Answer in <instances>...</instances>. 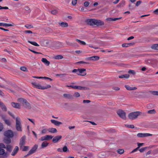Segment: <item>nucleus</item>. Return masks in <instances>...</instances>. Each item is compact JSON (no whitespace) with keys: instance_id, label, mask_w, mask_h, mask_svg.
I'll use <instances>...</instances> for the list:
<instances>
[{"instance_id":"obj_1","label":"nucleus","mask_w":158,"mask_h":158,"mask_svg":"<svg viewBox=\"0 0 158 158\" xmlns=\"http://www.w3.org/2000/svg\"><path fill=\"white\" fill-rule=\"evenodd\" d=\"M18 101L20 102L25 108L28 109L31 108L30 104L26 99L23 98H19L18 99Z\"/></svg>"},{"instance_id":"obj_2","label":"nucleus","mask_w":158,"mask_h":158,"mask_svg":"<svg viewBox=\"0 0 158 158\" xmlns=\"http://www.w3.org/2000/svg\"><path fill=\"white\" fill-rule=\"evenodd\" d=\"M141 112L140 111L132 112L129 114L128 117L130 119H135L137 118L138 116L141 115Z\"/></svg>"},{"instance_id":"obj_3","label":"nucleus","mask_w":158,"mask_h":158,"mask_svg":"<svg viewBox=\"0 0 158 158\" xmlns=\"http://www.w3.org/2000/svg\"><path fill=\"white\" fill-rule=\"evenodd\" d=\"M16 128L19 131H22V126L20 123V119L19 117H17L16 119Z\"/></svg>"},{"instance_id":"obj_4","label":"nucleus","mask_w":158,"mask_h":158,"mask_svg":"<svg viewBox=\"0 0 158 158\" xmlns=\"http://www.w3.org/2000/svg\"><path fill=\"white\" fill-rule=\"evenodd\" d=\"M66 86L67 87H70L74 89H78L80 90H87L88 89V88L86 87L81 86H77L72 85H67Z\"/></svg>"},{"instance_id":"obj_5","label":"nucleus","mask_w":158,"mask_h":158,"mask_svg":"<svg viewBox=\"0 0 158 158\" xmlns=\"http://www.w3.org/2000/svg\"><path fill=\"white\" fill-rule=\"evenodd\" d=\"M117 113L118 116L122 118L125 119L126 118V113L122 110H119L117 111Z\"/></svg>"},{"instance_id":"obj_6","label":"nucleus","mask_w":158,"mask_h":158,"mask_svg":"<svg viewBox=\"0 0 158 158\" xmlns=\"http://www.w3.org/2000/svg\"><path fill=\"white\" fill-rule=\"evenodd\" d=\"M67 74L66 73L56 74V77H59L61 80L62 81H65L67 79H69V77H68V78L66 77Z\"/></svg>"},{"instance_id":"obj_7","label":"nucleus","mask_w":158,"mask_h":158,"mask_svg":"<svg viewBox=\"0 0 158 158\" xmlns=\"http://www.w3.org/2000/svg\"><path fill=\"white\" fill-rule=\"evenodd\" d=\"M4 135L7 138H12L14 136L13 133L11 130H8L4 132Z\"/></svg>"},{"instance_id":"obj_8","label":"nucleus","mask_w":158,"mask_h":158,"mask_svg":"<svg viewBox=\"0 0 158 158\" xmlns=\"http://www.w3.org/2000/svg\"><path fill=\"white\" fill-rule=\"evenodd\" d=\"M152 135V134L147 133H139L137 135V136L139 138H143Z\"/></svg>"},{"instance_id":"obj_9","label":"nucleus","mask_w":158,"mask_h":158,"mask_svg":"<svg viewBox=\"0 0 158 158\" xmlns=\"http://www.w3.org/2000/svg\"><path fill=\"white\" fill-rule=\"evenodd\" d=\"M86 70V69H78V72H77V74L78 75L83 76H85L86 74V73L85 72Z\"/></svg>"},{"instance_id":"obj_10","label":"nucleus","mask_w":158,"mask_h":158,"mask_svg":"<svg viewBox=\"0 0 158 158\" xmlns=\"http://www.w3.org/2000/svg\"><path fill=\"white\" fill-rule=\"evenodd\" d=\"M38 148V145H35L31 149L29 152L28 154L25 156H27L35 152Z\"/></svg>"},{"instance_id":"obj_11","label":"nucleus","mask_w":158,"mask_h":158,"mask_svg":"<svg viewBox=\"0 0 158 158\" xmlns=\"http://www.w3.org/2000/svg\"><path fill=\"white\" fill-rule=\"evenodd\" d=\"M26 139V136L25 135L23 136L21 138L19 142V145L21 148L25 144Z\"/></svg>"},{"instance_id":"obj_12","label":"nucleus","mask_w":158,"mask_h":158,"mask_svg":"<svg viewBox=\"0 0 158 158\" xmlns=\"http://www.w3.org/2000/svg\"><path fill=\"white\" fill-rule=\"evenodd\" d=\"M53 136L51 135H46L45 136L42 137L40 138L41 141L48 140L52 138Z\"/></svg>"},{"instance_id":"obj_13","label":"nucleus","mask_w":158,"mask_h":158,"mask_svg":"<svg viewBox=\"0 0 158 158\" xmlns=\"http://www.w3.org/2000/svg\"><path fill=\"white\" fill-rule=\"evenodd\" d=\"M61 138V136L59 135H57L53 138L52 140V142L54 143H56L58 142Z\"/></svg>"},{"instance_id":"obj_14","label":"nucleus","mask_w":158,"mask_h":158,"mask_svg":"<svg viewBox=\"0 0 158 158\" xmlns=\"http://www.w3.org/2000/svg\"><path fill=\"white\" fill-rule=\"evenodd\" d=\"M95 19H87V23L90 25L93 26L95 25Z\"/></svg>"},{"instance_id":"obj_15","label":"nucleus","mask_w":158,"mask_h":158,"mask_svg":"<svg viewBox=\"0 0 158 158\" xmlns=\"http://www.w3.org/2000/svg\"><path fill=\"white\" fill-rule=\"evenodd\" d=\"M0 107L2 111L6 112L7 111V108L6 106L4 103L2 102H0Z\"/></svg>"},{"instance_id":"obj_16","label":"nucleus","mask_w":158,"mask_h":158,"mask_svg":"<svg viewBox=\"0 0 158 158\" xmlns=\"http://www.w3.org/2000/svg\"><path fill=\"white\" fill-rule=\"evenodd\" d=\"M31 83L36 88L43 90V86H41L40 84L37 83L36 82H32Z\"/></svg>"},{"instance_id":"obj_17","label":"nucleus","mask_w":158,"mask_h":158,"mask_svg":"<svg viewBox=\"0 0 158 158\" xmlns=\"http://www.w3.org/2000/svg\"><path fill=\"white\" fill-rule=\"evenodd\" d=\"M137 144L138 147L134 149L132 151L131 153H132L136 152L139 149L140 147L143 146L144 144L143 143H138Z\"/></svg>"},{"instance_id":"obj_18","label":"nucleus","mask_w":158,"mask_h":158,"mask_svg":"<svg viewBox=\"0 0 158 158\" xmlns=\"http://www.w3.org/2000/svg\"><path fill=\"white\" fill-rule=\"evenodd\" d=\"M104 24V22L99 20L96 19L95 25L97 26H102Z\"/></svg>"},{"instance_id":"obj_19","label":"nucleus","mask_w":158,"mask_h":158,"mask_svg":"<svg viewBox=\"0 0 158 158\" xmlns=\"http://www.w3.org/2000/svg\"><path fill=\"white\" fill-rule=\"evenodd\" d=\"M63 96L66 98L72 99L73 98V96L70 94H64Z\"/></svg>"},{"instance_id":"obj_20","label":"nucleus","mask_w":158,"mask_h":158,"mask_svg":"<svg viewBox=\"0 0 158 158\" xmlns=\"http://www.w3.org/2000/svg\"><path fill=\"white\" fill-rule=\"evenodd\" d=\"M11 106L14 108L20 109V108L21 105L20 104L14 102L11 103Z\"/></svg>"},{"instance_id":"obj_21","label":"nucleus","mask_w":158,"mask_h":158,"mask_svg":"<svg viewBox=\"0 0 158 158\" xmlns=\"http://www.w3.org/2000/svg\"><path fill=\"white\" fill-rule=\"evenodd\" d=\"M51 122L52 123L57 126L62 124L61 122L53 119L51 120Z\"/></svg>"},{"instance_id":"obj_22","label":"nucleus","mask_w":158,"mask_h":158,"mask_svg":"<svg viewBox=\"0 0 158 158\" xmlns=\"http://www.w3.org/2000/svg\"><path fill=\"white\" fill-rule=\"evenodd\" d=\"M4 155V156L6 157L8 156V154L6 152L5 153V151L4 149L0 148V155Z\"/></svg>"},{"instance_id":"obj_23","label":"nucleus","mask_w":158,"mask_h":158,"mask_svg":"<svg viewBox=\"0 0 158 158\" xmlns=\"http://www.w3.org/2000/svg\"><path fill=\"white\" fill-rule=\"evenodd\" d=\"M125 87L128 90H132L136 89L137 88L135 87H131L128 85H125Z\"/></svg>"},{"instance_id":"obj_24","label":"nucleus","mask_w":158,"mask_h":158,"mask_svg":"<svg viewBox=\"0 0 158 158\" xmlns=\"http://www.w3.org/2000/svg\"><path fill=\"white\" fill-rule=\"evenodd\" d=\"M19 150V147L18 146H15L11 155L13 156H15L18 152Z\"/></svg>"},{"instance_id":"obj_25","label":"nucleus","mask_w":158,"mask_h":158,"mask_svg":"<svg viewBox=\"0 0 158 158\" xmlns=\"http://www.w3.org/2000/svg\"><path fill=\"white\" fill-rule=\"evenodd\" d=\"M41 61L43 62L46 65L48 66L50 64V62L48 61L46 58H43L41 59Z\"/></svg>"},{"instance_id":"obj_26","label":"nucleus","mask_w":158,"mask_h":158,"mask_svg":"<svg viewBox=\"0 0 158 158\" xmlns=\"http://www.w3.org/2000/svg\"><path fill=\"white\" fill-rule=\"evenodd\" d=\"M48 131L52 133H55L57 132V130L56 128H50L48 129Z\"/></svg>"},{"instance_id":"obj_27","label":"nucleus","mask_w":158,"mask_h":158,"mask_svg":"<svg viewBox=\"0 0 158 158\" xmlns=\"http://www.w3.org/2000/svg\"><path fill=\"white\" fill-rule=\"evenodd\" d=\"M59 24L62 27H67L68 26V24L66 22L59 23Z\"/></svg>"},{"instance_id":"obj_28","label":"nucleus","mask_w":158,"mask_h":158,"mask_svg":"<svg viewBox=\"0 0 158 158\" xmlns=\"http://www.w3.org/2000/svg\"><path fill=\"white\" fill-rule=\"evenodd\" d=\"M0 26H3L5 27L13 26V24H7L6 23H0Z\"/></svg>"},{"instance_id":"obj_29","label":"nucleus","mask_w":158,"mask_h":158,"mask_svg":"<svg viewBox=\"0 0 158 158\" xmlns=\"http://www.w3.org/2000/svg\"><path fill=\"white\" fill-rule=\"evenodd\" d=\"M151 48L152 49L158 50V44H154L152 45Z\"/></svg>"},{"instance_id":"obj_30","label":"nucleus","mask_w":158,"mask_h":158,"mask_svg":"<svg viewBox=\"0 0 158 158\" xmlns=\"http://www.w3.org/2000/svg\"><path fill=\"white\" fill-rule=\"evenodd\" d=\"M10 138H5L4 139V142L5 143L9 144L11 142L10 139Z\"/></svg>"},{"instance_id":"obj_31","label":"nucleus","mask_w":158,"mask_h":158,"mask_svg":"<svg viewBox=\"0 0 158 158\" xmlns=\"http://www.w3.org/2000/svg\"><path fill=\"white\" fill-rule=\"evenodd\" d=\"M129 75L128 74H125L122 75L120 76H119L118 77L120 78H128L129 77Z\"/></svg>"},{"instance_id":"obj_32","label":"nucleus","mask_w":158,"mask_h":158,"mask_svg":"<svg viewBox=\"0 0 158 158\" xmlns=\"http://www.w3.org/2000/svg\"><path fill=\"white\" fill-rule=\"evenodd\" d=\"M89 59L93 60H97L99 59V57L97 56H94L90 57Z\"/></svg>"},{"instance_id":"obj_33","label":"nucleus","mask_w":158,"mask_h":158,"mask_svg":"<svg viewBox=\"0 0 158 158\" xmlns=\"http://www.w3.org/2000/svg\"><path fill=\"white\" fill-rule=\"evenodd\" d=\"M63 56L61 55H58L54 56V58L57 60H60L63 59Z\"/></svg>"},{"instance_id":"obj_34","label":"nucleus","mask_w":158,"mask_h":158,"mask_svg":"<svg viewBox=\"0 0 158 158\" xmlns=\"http://www.w3.org/2000/svg\"><path fill=\"white\" fill-rule=\"evenodd\" d=\"M76 40L81 45H85L86 44V43L85 42L78 39H76Z\"/></svg>"},{"instance_id":"obj_35","label":"nucleus","mask_w":158,"mask_h":158,"mask_svg":"<svg viewBox=\"0 0 158 158\" xmlns=\"http://www.w3.org/2000/svg\"><path fill=\"white\" fill-rule=\"evenodd\" d=\"M28 42L31 44L36 46H39V45L36 42L34 41H28Z\"/></svg>"},{"instance_id":"obj_36","label":"nucleus","mask_w":158,"mask_h":158,"mask_svg":"<svg viewBox=\"0 0 158 158\" xmlns=\"http://www.w3.org/2000/svg\"><path fill=\"white\" fill-rule=\"evenodd\" d=\"M49 143L46 142H43L41 145V148H44L45 147L47 146L48 144Z\"/></svg>"},{"instance_id":"obj_37","label":"nucleus","mask_w":158,"mask_h":158,"mask_svg":"<svg viewBox=\"0 0 158 158\" xmlns=\"http://www.w3.org/2000/svg\"><path fill=\"white\" fill-rule=\"evenodd\" d=\"M76 63L77 64H81L83 65H85L86 64H89V63L88 62H85L83 61H78Z\"/></svg>"},{"instance_id":"obj_38","label":"nucleus","mask_w":158,"mask_h":158,"mask_svg":"<svg viewBox=\"0 0 158 158\" xmlns=\"http://www.w3.org/2000/svg\"><path fill=\"white\" fill-rule=\"evenodd\" d=\"M7 150L9 152H11L12 150V147L10 145H7L6 147Z\"/></svg>"},{"instance_id":"obj_39","label":"nucleus","mask_w":158,"mask_h":158,"mask_svg":"<svg viewBox=\"0 0 158 158\" xmlns=\"http://www.w3.org/2000/svg\"><path fill=\"white\" fill-rule=\"evenodd\" d=\"M117 152L120 155L123 154L124 152V150L123 149H119L117 151Z\"/></svg>"},{"instance_id":"obj_40","label":"nucleus","mask_w":158,"mask_h":158,"mask_svg":"<svg viewBox=\"0 0 158 158\" xmlns=\"http://www.w3.org/2000/svg\"><path fill=\"white\" fill-rule=\"evenodd\" d=\"M131 44V43L123 44H122V46L123 47H127L129 46Z\"/></svg>"},{"instance_id":"obj_41","label":"nucleus","mask_w":158,"mask_h":158,"mask_svg":"<svg viewBox=\"0 0 158 158\" xmlns=\"http://www.w3.org/2000/svg\"><path fill=\"white\" fill-rule=\"evenodd\" d=\"M156 112V111L154 109L150 110L148 111V113L150 114H155Z\"/></svg>"},{"instance_id":"obj_42","label":"nucleus","mask_w":158,"mask_h":158,"mask_svg":"<svg viewBox=\"0 0 158 158\" xmlns=\"http://www.w3.org/2000/svg\"><path fill=\"white\" fill-rule=\"evenodd\" d=\"M148 148V147H145L142 148L139 150V151L141 152H142L145 151Z\"/></svg>"},{"instance_id":"obj_43","label":"nucleus","mask_w":158,"mask_h":158,"mask_svg":"<svg viewBox=\"0 0 158 158\" xmlns=\"http://www.w3.org/2000/svg\"><path fill=\"white\" fill-rule=\"evenodd\" d=\"M25 27L27 29H30L33 28V27L32 25L29 24H27L25 26Z\"/></svg>"},{"instance_id":"obj_44","label":"nucleus","mask_w":158,"mask_h":158,"mask_svg":"<svg viewBox=\"0 0 158 158\" xmlns=\"http://www.w3.org/2000/svg\"><path fill=\"white\" fill-rule=\"evenodd\" d=\"M125 4V1H123L121 2H120L119 4H118V6H124Z\"/></svg>"},{"instance_id":"obj_45","label":"nucleus","mask_w":158,"mask_h":158,"mask_svg":"<svg viewBox=\"0 0 158 158\" xmlns=\"http://www.w3.org/2000/svg\"><path fill=\"white\" fill-rule=\"evenodd\" d=\"M48 131V129L45 128L42 130L41 133L43 134H46Z\"/></svg>"},{"instance_id":"obj_46","label":"nucleus","mask_w":158,"mask_h":158,"mask_svg":"<svg viewBox=\"0 0 158 158\" xmlns=\"http://www.w3.org/2000/svg\"><path fill=\"white\" fill-rule=\"evenodd\" d=\"M128 73L129 74H131L133 75H135V71L131 70H129Z\"/></svg>"},{"instance_id":"obj_47","label":"nucleus","mask_w":158,"mask_h":158,"mask_svg":"<svg viewBox=\"0 0 158 158\" xmlns=\"http://www.w3.org/2000/svg\"><path fill=\"white\" fill-rule=\"evenodd\" d=\"M51 13L54 15L56 14L57 13V11L56 10H54L51 11Z\"/></svg>"},{"instance_id":"obj_48","label":"nucleus","mask_w":158,"mask_h":158,"mask_svg":"<svg viewBox=\"0 0 158 158\" xmlns=\"http://www.w3.org/2000/svg\"><path fill=\"white\" fill-rule=\"evenodd\" d=\"M68 151V148L66 146H65L63 148L62 151L64 152H66Z\"/></svg>"},{"instance_id":"obj_49","label":"nucleus","mask_w":158,"mask_h":158,"mask_svg":"<svg viewBox=\"0 0 158 158\" xmlns=\"http://www.w3.org/2000/svg\"><path fill=\"white\" fill-rule=\"evenodd\" d=\"M51 87V86L49 85H48L46 86H43V90L46 89L48 88H50Z\"/></svg>"},{"instance_id":"obj_50","label":"nucleus","mask_w":158,"mask_h":158,"mask_svg":"<svg viewBox=\"0 0 158 158\" xmlns=\"http://www.w3.org/2000/svg\"><path fill=\"white\" fill-rule=\"evenodd\" d=\"M4 122H5V123L8 126H10L11 124L10 122L9 121V120H7V119L5 120Z\"/></svg>"},{"instance_id":"obj_51","label":"nucleus","mask_w":158,"mask_h":158,"mask_svg":"<svg viewBox=\"0 0 158 158\" xmlns=\"http://www.w3.org/2000/svg\"><path fill=\"white\" fill-rule=\"evenodd\" d=\"M125 126L128 127L133 128H134V126L133 125H125Z\"/></svg>"},{"instance_id":"obj_52","label":"nucleus","mask_w":158,"mask_h":158,"mask_svg":"<svg viewBox=\"0 0 158 158\" xmlns=\"http://www.w3.org/2000/svg\"><path fill=\"white\" fill-rule=\"evenodd\" d=\"M23 147V151H27L29 149V147L28 146H24Z\"/></svg>"},{"instance_id":"obj_53","label":"nucleus","mask_w":158,"mask_h":158,"mask_svg":"<svg viewBox=\"0 0 158 158\" xmlns=\"http://www.w3.org/2000/svg\"><path fill=\"white\" fill-rule=\"evenodd\" d=\"M3 129V125L1 123H0V132L2 131Z\"/></svg>"},{"instance_id":"obj_54","label":"nucleus","mask_w":158,"mask_h":158,"mask_svg":"<svg viewBox=\"0 0 158 158\" xmlns=\"http://www.w3.org/2000/svg\"><path fill=\"white\" fill-rule=\"evenodd\" d=\"M20 69L21 70L23 71H26L27 69V68L24 66L21 67Z\"/></svg>"},{"instance_id":"obj_55","label":"nucleus","mask_w":158,"mask_h":158,"mask_svg":"<svg viewBox=\"0 0 158 158\" xmlns=\"http://www.w3.org/2000/svg\"><path fill=\"white\" fill-rule=\"evenodd\" d=\"M77 2V0H72V3L73 6H75L76 5Z\"/></svg>"},{"instance_id":"obj_56","label":"nucleus","mask_w":158,"mask_h":158,"mask_svg":"<svg viewBox=\"0 0 158 158\" xmlns=\"http://www.w3.org/2000/svg\"><path fill=\"white\" fill-rule=\"evenodd\" d=\"M152 93L154 95H158V91H152Z\"/></svg>"},{"instance_id":"obj_57","label":"nucleus","mask_w":158,"mask_h":158,"mask_svg":"<svg viewBox=\"0 0 158 158\" xmlns=\"http://www.w3.org/2000/svg\"><path fill=\"white\" fill-rule=\"evenodd\" d=\"M90 4V3L88 2H85L84 3V5L85 7L88 6Z\"/></svg>"},{"instance_id":"obj_58","label":"nucleus","mask_w":158,"mask_h":158,"mask_svg":"<svg viewBox=\"0 0 158 158\" xmlns=\"http://www.w3.org/2000/svg\"><path fill=\"white\" fill-rule=\"evenodd\" d=\"M141 3V1L139 0L137 1L136 3V6H139Z\"/></svg>"},{"instance_id":"obj_59","label":"nucleus","mask_w":158,"mask_h":158,"mask_svg":"<svg viewBox=\"0 0 158 158\" xmlns=\"http://www.w3.org/2000/svg\"><path fill=\"white\" fill-rule=\"evenodd\" d=\"M74 95L76 97H78L80 96V94L78 92H76L74 93Z\"/></svg>"},{"instance_id":"obj_60","label":"nucleus","mask_w":158,"mask_h":158,"mask_svg":"<svg viewBox=\"0 0 158 158\" xmlns=\"http://www.w3.org/2000/svg\"><path fill=\"white\" fill-rule=\"evenodd\" d=\"M6 146L3 143H0V148H5Z\"/></svg>"},{"instance_id":"obj_61","label":"nucleus","mask_w":158,"mask_h":158,"mask_svg":"<svg viewBox=\"0 0 158 158\" xmlns=\"http://www.w3.org/2000/svg\"><path fill=\"white\" fill-rule=\"evenodd\" d=\"M4 9H8V7L6 6L2 7L0 6V10Z\"/></svg>"},{"instance_id":"obj_62","label":"nucleus","mask_w":158,"mask_h":158,"mask_svg":"<svg viewBox=\"0 0 158 158\" xmlns=\"http://www.w3.org/2000/svg\"><path fill=\"white\" fill-rule=\"evenodd\" d=\"M90 102V101L89 100H84L83 101V103H88Z\"/></svg>"},{"instance_id":"obj_63","label":"nucleus","mask_w":158,"mask_h":158,"mask_svg":"<svg viewBox=\"0 0 158 158\" xmlns=\"http://www.w3.org/2000/svg\"><path fill=\"white\" fill-rule=\"evenodd\" d=\"M25 33H32V31L30 30H26L24 31Z\"/></svg>"},{"instance_id":"obj_64","label":"nucleus","mask_w":158,"mask_h":158,"mask_svg":"<svg viewBox=\"0 0 158 158\" xmlns=\"http://www.w3.org/2000/svg\"><path fill=\"white\" fill-rule=\"evenodd\" d=\"M154 13L156 15H158V9L153 11Z\"/></svg>"}]
</instances>
